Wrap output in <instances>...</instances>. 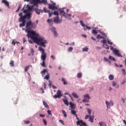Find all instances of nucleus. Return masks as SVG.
Returning a JSON list of instances; mask_svg holds the SVG:
<instances>
[{
  "instance_id": "obj_1",
  "label": "nucleus",
  "mask_w": 126,
  "mask_h": 126,
  "mask_svg": "<svg viewBox=\"0 0 126 126\" xmlns=\"http://www.w3.org/2000/svg\"><path fill=\"white\" fill-rule=\"evenodd\" d=\"M36 27H37V24L35 23H32L31 21H28L26 26V29L25 30L26 32L28 33L27 36L28 38H31L34 43H36L39 46L46 48V44L48 43L47 40L41 37L36 32L30 30V29H35Z\"/></svg>"
},
{
  "instance_id": "obj_2",
  "label": "nucleus",
  "mask_w": 126,
  "mask_h": 126,
  "mask_svg": "<svg viewBox=\"0 0 126 126\" xmlns=\"http://www.w3.org/2000/svg\"><path fill=\"white\" fill-rule=\"evenodd\" d=\"M24 1H29L31 4H33L35 6H38L39 4L44 3V4H47L48 3L47 0H24Z\"/></svg>"
},
{
  "instance_id": "obj_3",
  "label": "nucleus",
  "mask_w": 126,
  "mask_h": 126,
  "mask_svg": "<svg viewBox=\"0 0 126 126\" xmlns=\"http://www.w3.org/2000/svg\"><path fill=\"white\" fill-rule=\"evenodd\" d=\"M71 114H72V115L76 117V120H77L78 121L76 122L77 126H86V123L83 122V121L82 120H79V118H78V117H77V115H76V112L75 111H74V110H71Z\"/></svg>"
},
{
  "instance_id": "obj_4",
  "label": "nucleus",
  "mask_w": 126,
  "mask_h": 126,
  "mask_svg": "<svg viewBox=\"0 0 126 126\" xmlns=\"http://www.w3.org/2000/svg\"><path fill=\"white\" fill-rule=\"evenodd\" d=\"M38 50L41 53V59L43 62H45L47 59V54L45 52V49L42 48V47H38Z\"/></svg>"
},
{
  "instance_id": "obj_5",
  "label": "nucleus",
  "mask_w": 126,
  "mask_h": 126,
  "mask_svg": "<svg viewBox=\"0 0 126 126\" xmlns=\"http://www.w3.org/2000/svg\"><path fill=\"white\" fill-rule=\"evenodd\" d=\"M52 4H48V8L49 9H52V10H56L58 9L59 6H56V3L51 1Z\"/></svg>"
},
{
  "instance_id": "obj_6",
  "label": "nucleus",
  "mask_w": 126,
  "mask_h": 126,
  "mask_svg": "<svg viewBox=\"0 0 126 126\" xmlns=\"http://www.w3.org/2000/svg\"><path fill=\"white\" fill-rule=\"evenodd\" d=\"M23 14L22 12H20L19 14V16H20V18L19 19V22H22V21H25V19H26V16L25 15L23 16Z\"/></svg>"
},
{
  "instance_id": "obj_7",
  "label": "nucleus",
  "mask_w": 126,
  "mask_h": 126,
  "mask_svg": "<svg viewBox=\"0 0 126 126\" xmlns=\"http://www.w3.org/2000/svg\"><path fill=\"white\" fill-rule=\"evenodd\" d=\"M113 53L115 56H117V57H120V58H123V56L121 55V53H120V50L115 48L113 50Z\"/></svg>"
},
{
  "instance_id": "obj_8",
  "label": "nucleus",
  "mask_w": 126,
  "mask_h": 126,
  "mask_svg": "<svg viewBox=\"0 0 126 126\" xmlns=\"http://www.w3.org/2000/svg\"><path fill=\"white\" fill-rule=\"evenodd\" d=\"M62 97V92L60 90H58L57 93V94H55L53 96V98L57 99V98H61Z\"/></svg>"
},
{
  "instance_id": "obj_9",
  "label": "nucleus",
  "mask_w": 126,
  "mask_h": 126,
  "mask_svg": "<svg viewBox=\"0 0 126 126\" xmlns=\"http://www.w3.org/2000/svg\"><path fill=\"white\" fill-rule=\"evenodd\" d=\"M84 99L83 100V103L89 102V99H90V96H89V94H86L84 96Z\"/></svg>"
},
{
  "instance_id": "obj_10",
  "label": "nucleus",
  "mask_w": 126,
  "mask_h": 126,
  "mask_svg": "<svg viewBox=\"0 0 126 126\" xmlns=\"http://www.w3.org/2000/svg\"><path fill=\"white\" fill-rule=\"evenodd\" d=\"M105 104L107 105V109H110V108H111V106H114V103L112 100H110L109 102H108L107 101H106Z\"/></svg>"
},
{
  "instance_id": "obj_11",
  "label": "nucleus",
  "mask_w": 126,
  "mask_h": 126,
  "mask_svg": "<svg viewBox=\"0 0 126 126\" xmlns=\"http://www.w3.org/2000/svg\"><path fill=\"white\" fill-rule=\"evenodd\" d=\"M54 22L55 23H61L62 22V20H59V16L54 18Z\"/></svg>"
},
{
  "instance_id": "obj_12",
  "label": "nucleus",
  "mask_w": 126,
  "mask_h": 126,
  "mask_svg": "<svg viewBox=\"0 0 126 126\" xmlns=\"http://www.w3.org/2000/svg\"><path fill=\"white\" fill-rule=\"evenodd\" d=\"M1 3H4L8 8H10V7H9V2L7 1L6 0H1Z\"/></svg>"
},
{
  "instance_id": "obj_13",
  "label": "nucleus",
  "mask_w": 126,
  "mask_h": 126,
  "mask_svg": "<svg viewBox=\"0 0 126 126\" xmlns=\"http://www.w3.org/2000/svg\"><path fill=\"white\" fill-rule=\"evenodd\" d=\"M51 31H52L53 33H54V37H58V32L56 31V28H52L51 29Z\"/></svg>"
},
{
  "instance_id": "obj_14",
  "label": "nucleus",
  "mask_w": 126,
  "mask_h": 126,
  "mask_svg": "<svg viewBox=\"0 0 126 126\" xmlns=\"http://www.w3.org/2000/svg\"><path fill=\"white\" fill-rule=\"evenodd\" d=\"M43 10H44V12L49 13V17H51V16H52V15H53V12L51 13V12H50V11L47 10V8H44Z\"/></svg>"
},
{
  "instance_id": "obj_15",
  "label": "nucleus",
  "mask_w": 126,
  "mask_h": 126,
  "mask_svg": "<svg viewBox=\"0 0 126 126\" xmlns=\"http://www.w3.org/2000/svg\"><path fill=\"white\" fill-rule=\"evenodd\" d=\"M35 12L37 14H40V13H43L44 12V11L42 10H40L39 9H35Z\"/></svg>"
},
{
  "instance_id": "obj_16",
  "label": "nucleus",
  "mask_w": 126,
  "mask_h": 126,
  "mask_svg": "<svg viewBox=\"0 0 126 126\" xmlns=\"http://www.w3.org/2000/svg\"><path fill=\"white\" fill-rule=\"evenodd\" d=\"M60 14L62 15V16H64V17L66 16L65 12H64V11H63V10L60 11Z\"/></svg>"
},
{
  "instance_id": "obj_17",
  "label": "nucleus",
  "mask_w": 126,
  "mask_h": 126,
  "mask_svg": "<svg viewBox=\"0 0 126 126\" xmlns=\"http://www.w3.org/2000/svg\"><path fill=\"white\" fill-rule=\"evenodd\" d=\"M26 18H28V19H30L31 18V13L29 12L25 15Z\"/></svg>"
},
{
  "instance_id": "obj_18",
  "label": "nucleus",
  "mask_w": 126,
  "mask_h": 126,
  "mask_svg": "<svg viewBox=\"0 0 126 126\" xmlns=\"http://www.w3.org/2000/svg\"><path fill=\"white\" fill-rule=\"evenodd\" d=\"M69 105H70V107L71 109H75V104L72 103V102H70Z\"/></svg>"
},
{
  "instance_id": "obj_19",
  "label": "nucleus",
  "mask_w": 126,
  "mask_h": 126,
  "mask_svg": "<svg viewBox=\"0 0 126 126\" xmlns=\"http://www.w3.org/2000/svg\"><path fill=\"white\" fill-rule=\"evenodd\" d=\"M22 11H23V13H25V14H27V13L30 12L28 10H25L24 7L22 8Z\"/></svg>"
},
{
  "instance_id": "obj_20",
  "label": "nucleus",
  "mask_w": 126,
  "mask_h": 126,
  "mask_svg": "<svg viewBox=\"0 0 126 126\" xmlns=\"http://www.w3.org/2000/svg\"><path fill=\"white\" fill-rule=\"evenodd\" d=\"M94 120V116H90L89 118V122H91V123H93Z\"/></svg>"
},
{
  "instance_id": "obj_21",
  "label": "nucleus",
  "mask_w": 126,
  "mask_h": 126,
  "mask_svg": "<svg viewBox=\"0 0 126 126\" xmlns=\"http://www.w3.org/2000/svg\"><path fill=\"white\" fill-rule=\"evenodd\" d=\"M63 100L65 105H66V106H68V100H67V99H63Z\"/></svg>"
},
{
  "instance_id": "obj_22",
  "label": "nucleus",
  "mask_w": 126,
  "mask_h": 126,
  "mask_svg": "<svg viewBox=\"0 0 126 126\" xmlns=\"http://www.w3.org/2000/svg\"><path fill=\"white\" fill-rule=\"evenodd\" d=\"M72 96H73V97L74 98H76V99H77L78 98V95L75 93H72Z\"/></svg>"
},
{
  "instance_id": "obj_23",
  "label": "nucleus",
  "mask_w": 126,
  "mask_h": 126,
  "mask_svg": "<svg viewBox=\"0 0 126 126\" xmlns=\"http://www.w3.org/2000/svg\"><path fill=\"white\" fill-rule=\"evenodd\" d=\"M47 22H48V23H49V24L52 25V24H53V23L54 22V21H53L52 19H48V20H47Z\"/></svg>"
},
{
  "instance_id": "obj_24",
  "label": "nucleus",
  "mask_w": 126,
  "mask_h": 126,
  "mask_svg": "<svg viewBox=\"0 0 126 126\" xmlns=\"http://www.w3.org/2000/svg\"><path fill=\"white\" fill-rule=\"evenodd\" d=\"M62 82H63L64 85H66V84H67V83H66V82L65 81V79H64L63 78H62Z\"/></svg>"
},
{
  "instance_id": "obj_25",
  "label": "nucleus",
  "mask_w": 126,
  "mask_h": 126,
  "mask_svg": "<svg viewBox=\"0 0 126 126\" xmlns=\"http://www.w3.org/2000/svg\"><path fill=\"white\" fill-rule=\"evenodd\" d=\"M46 72H48V70L47 69H44L43 71H41V73L42 75H44Z\"/></svg>"
},
{
  "instance_id": "obj_26",
  "label": "nucleus",
  "mask_w": 126,
  "mask_h": 126,
  "mask_svg": "<svg viewBox=\"0 0 126 126\" xmlns=\"http://www.w3.org/2000/svg\"><path fill=\"white\" fill-rule=\"evenodd\" d=\"M108 78L109 80H113V79H114V75L112 74L109 75Z\"/></svg>"
},
{
  "instance_id": "obj_27",
  "label": "nucleus",
  "mask_w": 126,
  "mask_h": 126,
  "mask_svg": "<svg viewBox=\"0 0 126 126\" xmlns=\"http://www.w3.org/2000/svg\"><path fill=\"white\" fill-rule=\"evenodd\" d=\"M27 7H28V10H29V11H31V10H32V8H33V6H30L29 5H27Z\"/></svg>"
},
{
  "instance_id": "obj_28",
  "label": "nucleus",
  "mask_w": 126,
  "mask_h": 126,
  "mask_svg": "<svg viewBox=\"0 0 126 126\" xmlns=\"http://www.w3.org/2000/svg\"><path fill=\"white\" fill-rule=\"evenodd\" d=\"M43 104L45 108H49V106L45 101H43Z\"/></svg>"
},
{
  "instance_id": "obj_29",
  "label": "nucleus",
  "mask_w": 126,
  "mask_h": 126,
  "mask_svg": "<svg viewBox=\"0 0 126 126\" xmlns=\"http://www.w3.org/2000/svg\"><path fill=\"white\" fill-rule=\"evenodd\" d=\"M98 33V32L96 31L95 30H93L92 31V34H94V35H97Z\"/></svg>"
},
{
  "instance_id": "obj_30",
  "label": "nucleus",
  "mask_w": 126,
  "mask_h": 126,
  "mask_svg": "<svg viewBox=\"0 0 126 126\" xmlns=\"http://www.w3.org/2000/svg\"><path fill=\"white\" fill-rule=\"evenodd\" d=\"M12 44L14 46H15V44H19V42L18 41H14V40H13L12 41Z\"/></svg>"
},
{
  "instance_id": "obj_31",
  "label": "nucleus",
  "mask_w": 126,
  "mask_h": 126,
  "mask_svg": "<svg viewBox=\"0 0 126 126\" xmlns=\"http://www.w3.org/2000/svg\"><path fill=\"white\" fill-rule=\"evenodd\" d=\"M10 66H14V62L13 61H11L9 63Z\"/></svg>"
},
{
  "instance_id": "obj_32",
  "label": "nucleus",
  "mask_w": 126,
  "mask_h": 126,
  "mask_svg": "<svg viewBox=\"0 0 126 126\" xmlns=\"http://www.w3.org/2000/svg\"><path fill=\"white\" fill-rule=\"evenodd\" d=\"M62 113L63 115V116L65 117V118H66V117H67V115H66V113L65 112V111H64V110H62Z\"/></svg>"
},
{
  "instance_id": "obj_33",
  "label": "nucleus",
  "mask_w": 126,
  "mask_h": 126,
  "mask_svg": "<svg viewBox=\"0 0 126 126\" xmlns=\"http://www.w3.org/2000/svg\"><path fill=\"white\" fill-rule=\"evenodd\" d=\"M109 59L111 61H113V62H116V59H115V58H113L111 56H109Z\"/></svg>"
},
{
  "instance_id": "obj_34",
  "label": "nucleus",
  "mask_w": 126,
  "mask_h": 126,
  "mask_svg": "<svg viewBox=\"0 0 126 126\" xmlns=\"http://www.w3.org/2000/svg\"><path fill=\"white\" fill-rule=\"evenodd\" d=\"M77 76L78 78H81V76H82V73L81 72L78 73Z\"/></svg>"
},
{
  "instance_id": "obj_35",
  "label": "nucleus",
  "mask_w": 126,
  "mask_h": 126,
  "mask_svg": "<svg viewBox=\"0 0 126 126\" xmlns=\"http://www.w3.org/2000/svg\"><path fill=\"white\" fill-rule=\"evenodd\" d=\"M82 51L83 52H88V47H85L82 49Z\"/></svg>"
},
{
  "instance_id": "obj_36",
  "label": "nucleus",
  "mask_w": 126,
  "mask_h": 126,
  "mask_svg": "<svg viewBox=\"0 0 126 126\" xmlns=\"http://www.w3.org/2000/svg\"><path fill=\"white\" fill-rule=\"evenodd\" d=\"M44 79H46L47 80H48V79H50V75L48 74V75H46L45 77H44Z\"/></svg>"
},
{
  "instance_id": "obj_37",
  "label": "nucleus",
  "mask_w": 126,
  "mask_h": 126,
  "mask_svg": "<svg viewBox=\"0 0 126 126\" xmlns=\"http://www.w3.org/2000/svg\"><path fill=\"white\" fill-rule=\"evenodd\" d=\"M72 50H73V48H72V47H70L68 48V52H72Z\"/></svg>"
},
{
  "instance_id": "obj_38",
  "label": "nucleus",
  "mask_w": 126,
  "mask_h": 126,
  "mask_svg": "<svg viewBox=\"0 0 126 126\" xmlns=\"http://www.w3.org/2000/svg\"><path fill=\"white\" fill-rule=\"evenodd\" d=\"M53 14H54V15H57V16H59V12L58 11H55L53 13Z\"/></svg>"
},
{
  "instance_id": "obj_39",
  "label": "nucleus",
  "mask_w": 126,
  "mask_h": 126,
  "mask_svg": "<svg viewBox=\"0 0 126 126\" xmlns=\"http://www.w3.org/2000/svg\"><path fill=\"white\" fill-rule=\"evenodd\" d=\"M87 111L89 115H91V112H92V110H91V109H90L88 108Z\"/></svg>"
},
{
  "instance_id": "obj_40",
  "label": "nucleus",
  "mask_w": 126,
  "mask_h": 126,
  "mask_svg": "<svg viewBox=\"0 0 126 126\" xmlns=\"http://www.w3.org/2000/svg\"><path fill=\"white\" fill-rule=\"evenodd\" d=\"M80 23L83 27H85V25L83 24V21H80Z\"/></svg>"
},
{
  "instance_id": "obj_41",
  "label": "nucleus",
  "mask_w": 126,
  "mask_h": 126,
  "mask_svg": "<svg viewBox=\"0 0 126 126\" xmlns=\"http://www.w3.org/2000/svg\"><path fill=\"white\" fill-rule=\"evenodd\" d=\"M96 38L97 39H102V38H103V36H101L100 34H98L96 36Z\"/></svg>"
},
{
  "instance_id": "obj_42",
  "label": "nucleus",
  "mask_w": 126,
  "mask_h": 126,
  "mask_svg": "<svg viewBox=\"0 0 126 126\" xmlns=\"http://www.w3.org/2000/svg\"><path fill=\"white\" fill-rule=\"evenodd\" d=\"M41 65L43 67H46V64L45 63V61H43L42 63L41 64Z\"/></svg>"
},
{
  "instance_id": "obj_43",
  "label": "nucleus",
  "mask_w": 126,
  "mask_h": 126,
  "mask_svg": "<svg viewBox=\"0 0 126 126\" xmlns=\"http://www.w3.org/2000/svg\"><path fill=\"white\" fill-rule=\"evenodd\" d=\"M29 66H27L25 68V71L27 72L28 71V69H29Z\"/></svg>"
},
{
  "instance_id": "obj_44",
  "label": "nucleus",
  "mask_w": 126,
  "mask_h": 126,
  "mask_svg": "<svg viewBox=\"0 0 126 126\" xmlns=\"http://www.w3.org/2000/svg\"><path fill=\"white\" fill-rule=\"evenodd\" d=\"M101 43H103L105 44V45H107V44H106V39H103V40H101Z\"/></svg>"
},
{
  "instance_id": "obj_45",
  "label": "nucleus",
  "mask_w": 126,
  "mask_h": 126,
  "mask_svg": "<svg viewBox=\"0 0 126 126\" xmlns=\"http://www.w3.org/2000/svg\"><path fill=\"white\" fill-rule=\"evenodd\" d=\"M51 59H52V60H53V61L54 60L56 59V58L55 57V56L54 55H51V57H50Z\"/></svg>"
},
{
  "instance_id": "obj_46",
  "label": "nucleus",
  "mask_w": 126,
  "mask_h": 126,
  "mask_svg": "<svg viewBox=\"0 0 126 126\" xmlns=\"http://www.w3.org/2000/svg\"><path fill=\"white\" fill-rule=\"evenodd\" d=\"M122 72L123 74H124V75H126V70H125V69H122Z\"/></svg>"
},
{
  "instance_id": "obj_47",
  "label": "nucleus",
  "mask_w": 126,
  "mask_h": 126,
  "mask_svg": "<svg viewBox=\"0 0 126 126\" xmlns=\"http://www.w3.org/2000/svg\"><path fill=\"white\" fill-rule=\"evenodd\" d=\"M43 122L45 126H47V121H46V120H45V119H43Z\"/></svg>"
},
{
  "instance_id": "obj_48",
  "label": "nucleus",
  "mask_w": 126,
  "mask_h": 126,
  "mask_svg": "<svg viewBox=\"0 0 126 126\" xmlns=\"http://www.w3.org/2000/svg\"><path fill=\"white\" fill-rule=\"evenodd\" d=\"M20 7H21V5H19L18 8L16 11V12H18V11H19V10H20Z\"/></svg>"
},
{
  "instance_id": "obj_49",
  "label": "nucleus",
  "mask_w": 126,
  "mask_h": 126,
  "mask_svg": "<svg viewBox=\"0 0 126 126\" xmlns=\"http://www.w3.org/2000/svg\"><path fill=\"white\" fill-rule=\"evenodd\" d=\"M89 118H90V116L86 115V117H85V120H87Z\"/></svg>"
},
{
  "instance_id": "obj_50",
  "label": "nucleus",
  "mask_w": 126,
  "mask_h": 126,
  "mask_svg": "<svg viewBox=\"0 0 126 126\" xmlns=\"http://www.w3.org/2000/svg\"><path fill=\"white\" fill-rule=\"evenodd\" d=\"M49 84H48V86L51 87L52 86V82L51 81H49Z\"/></svg>"
},
{
  "instance_id": "obj_51",
  "label": "nucleus",
  "mask_w": 126,
  "mask_h": 126,
  "mask_svg": "<svg viewBox=\"0 0 126 126\" xmlns=\"http://www.w3.org/2000/svg\"><path fill=\"white\" fill-rule=\"evenodd\" d=\"M47 113H48V115H50V116H52V113H51V111L48 110Z\"/></svg>"
},
{
  "instance_id": "obj_52",
  "label": "nucleus",
  "mask_w": 126,
  "mask_h": 126,
  "mask_svg": "<svg viewBox=\"0 0 126 126\" xmlns=\"http://www.w3.org/2000/svg\"><path fill=\"white\" fill-rule=\"evenodd\" d=\"M107 42L108 43V44H109V45H113V42H111V41L110 40H108Z\"/></svg>"
},
{
  "instance_id": "obj_53",
  "label": "nucleus",
  "mask_w": 126,
  "mask_h": 126,
  "mask_svg": "<svg viewBox=\"0 0 126 126\" xmlns=\"http://www.w3.org/2000/svg\"><path fill=\"white\" fill-rule=\"evenodd\" d=\"M60 123H61L63 126H64V123H63V120H59Z\"/></svg>"
},
{
  "instance_id": "obj_54",
  "label": "nucleus",
  "mask_w": 126,
  "mask_h": 126,
  "mask_svg": "<svg viewBox=\"0 0 126 126\" xmlns=\"http://www.w3.org/2000/svg\"><path fill=\"white\" fill-rule=\"evenodd\" d=\"M22 24H23L25 26V23H26V21H22Z\"/></svg>"
},
{
  "instance_id": "obj_55",
  "label": "nucleus",
  "mask_w": 126,
  "mask_h": 126,
  "mask_svg": "<svg viewBox=\"0 0 126 126\" xmlns=\"http://www.w3.org/2000/svg\"><path fill=\"white\" fill-rule=\"evenodd\" d=\"M69 16H71V14H67L66 13V16H65V17H68Z\"/></svg>"
},
{
  "instance_id": "obj_56",
  "label": "nucleus",
  "mask_w": 126,
  "mask_h": 126,
  "mask_svg": "<svg viewBox=\"0 0 126 126\" xmlns=\"http://www.w3.org/2000/svg\"><path fill=\"white\" fill-rule=\"evenodd\" d=\"M116 82L113 81L112 83L113 86H116Z\"/></svg>"
},
{
  "instance_id": "obj_57",
  "label": "nucleus",
  "mask_w": 126,
  "mask_h": 126,
  "mask_svg": "<svg viewBox=\"0 0 126 126\" xmlns=\"http://www.w3.org/2000/svg\"><path fill=\"white\" fill-rule=\"evenodd\" d=\"M39 117H40L41 118H44V117H45V115L40 114L39 115Z\"/></svg>"
},
{
  "instance_id": "obj_58",
  "label": "nucleus",
  "mask_w": 126,
  "mask_h": 126,
  "mask_svg": "<svg viewBox=\"0 0 126 126\" xmlns=\"http://www.w3.org/2000/svg\"><path fill=\"white\" fill-rule=\"evenodd\" d=\"M104 60L105 62H109V60H108V59L106 58L105 57L104 58Z\"/></svg>"
},
{
  "instance_id": "obj_59",
  "label": "nucleus",
  "mask_w": 126,
  "mask_h": 126,
  "mask_svg": "<svg viewBox=\"0 0 126 126\" xmlns=\"http://www.w3.org/2000/svg\"><path fill=\"white\" fill-rule=\"evenodd\" d=\"M86 27L87 29H88L89 30H90L91 29V28H90V27L86 26Z\"/></svg>"
},
{
  "instance_id": "obj_60",
  "label": "nucleus",
  "mask_w": 126,
  "mask_h": 126,
  "mask_svg": "<svg viewBox=\"0 0 126 126\" xmlns=\"http://www.w3.org/2000/svg\"><path fill=\"white\" fill-rule=\"evenodd\" d=\"M19 26H20V28H21V27H23V26H24V25L23 24H20L19 25Z\"/></svg>"
},
{
  "instance_id": "obj_61",
  "label": "nucleus",
  "mask_w": 126,
  "mask_h": 126,
  "mask_svg": "<svg viewBox=\"0 0 126 126\" xmlns=\"http://www.w3.org/2000/svg\"><path fill=\"white\" fill-rule=\"evenodd\" d=\"M25 123L28 125V124H29L30 123L29 122V121H25Z\"/></svg>"
},
{
  "instance_id": "obj_62",
  "label": "nucleus",
  "mask_w": 126,
  "mask_h": 126,
  "mask_svg": "<svg viewBox=\"0 0 126 126\" xmlns=\"http://www.w3.org/2000/svg\"><path fill=\"white\" fill-rule=\"evenodd\" d=\"M29 43H30V44H33V41L32 40H29Z\"/></svg>"
},
{
  "instance_id": "obj_63",
  "label": "nucleus",
  "mask_w": 126,
  "mask_h": 126,
  "mask_svg": "<svg viewBox=\"0 0 126 126\" xmlns=\"http://www.w3.org/2000/svg\"><path fill=\"white\" fill-rule=\"evenodd\" d=\"M123 123H124V124H125V125L126 126V121L125 120H123Z\"/></svg>"
},
{
  "instance_id": "obj_64",
  "label": "nucleus",
  "mask_w": 126,
  "mask_h": 126,
  "mask_svg": "<svg viewBox=\"0 0 126 126\" xmlns=\"http://www.w3.org/2000/svg\"><path fill=\"white\" fill-rule=\"evenodd\" d=\"M102 124L103 123L102 122H99V125L100 126H102Z\"/></svg>"
}]
</instances>
